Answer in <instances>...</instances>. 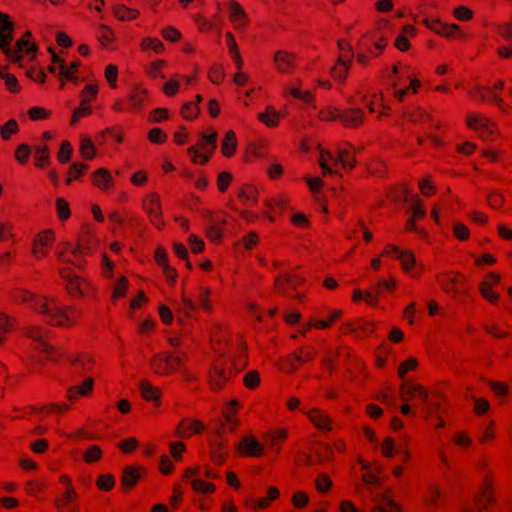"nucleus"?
<instances>
[{
    "instance_id": "61",
    "label": "nucleus",
    "mask_w": 512,
    "mask_h": 512,
    "mask_svg": "<svg viewBox=\"0 0 512 512\" xmlns=\"http://www.w3.org/2000/svg\"><path fill=\"white\" fill-rule=\"evenodd\" d=\"M138 445H139V441L137 440V438L129 437V438L122 440L119 443L118 448L121 450L122 453L130 454L137 449Z\"/></svg>"
},
{
    "instance_id": "19",
    "label": "nucleus",
    "mask_w": 512,
    "mask_h": 512,
    "mask_svg": "<svg viewBox=\"0 0 512 512\" xmlns=\"http://www.w3.org/2000/svg\"><path fill=\"white\" fill-rule=\"evenodd\" d=\"M141 397L148 402H153L156 407L161 405L162 391L160 388L153 386L148 380H142L139 383Z\"/></svg>"
},
{
    "instance_id": "49",
    "label": "nucleus",
    "mask_w": 512,
    "mask_h": 512,
    "mask_svg": "<svg viewBox=\"0 0 512 512\" xmlns=\"http://www.w3.org/2000/svg\"><path fill=\"white\" fill-rule=\"evenodd\" d=\"M479 292L484 299L493 305L497 304L500 299V295L494 292L487 282H481L479 284Z\"/></svg>"
},
{
    "instance_id": "50",
    "label": "nucleus",
    "mask_w": 512,
    "mask_h": 512,
    "mask_svg": "<svg viewBox=\"0 0 512 512\" xmlns=\"http://www.w3.org/2000/svg\"><path fill=\"white\" fill-rule=\"evenodd\" d=\"M192 489L202 494H212L216 490V486L212 482H206L202 479H194L191 481Z\"/></svg>"
},
{
    "instance_id": "1",
    "label": "nucleus",
    "mask_w": 512,
    "mask_h": 512,
    "mask_svg": "<svg viewBox=\"0 0 512 512\" xmlns=\"http://www.w3.org/2000/svg\"><path fill=\"white\" fill-rule=\"evenodd\" d=\"M436 282L445 294L457 302L464 303L470 294L467 278L459 272H442L436 276Z\"/></svg>"
},
{
    "instance_id": "33",
    "label": "nucleus",
    "mask_w": 512,
    "mask_h": 512,
    "mask_svg": "<svg viewBox=\"0 0 512 512\" xmlns=\"http://www.w3.org/2000/svg\"><path fill=\"white\" fill-rule=\"evenodd\" d=\"M328 159L334 166L341 164L343 168H353L355 164V159L350 155L347 150H339L338 157H334L330 153H326Z\"/></svg>"
},
{
    "instance_id": "27",
    "label": "nucleus",
    "mask_w": 512,
    "mask_h": 512,
    "mask_svg": "<svg viewBox=\"0 0 512 512\" xmlns=\"http://www.w3.org/2000/svg\"><path fill=\"white\" fill-rule=\"evenodd\" d=\"M310 421L320 430L330 431L331 430V419L320 409L314 408L307 413Z\"/></svg>"
},
{
    "instance_id": "5",
    "label": "nucleus",
    "mask_w": 512,
    "mask_h": 512,
    "mask_svg": "<svg viewBox=\"0 0 512 512\" xmlns=\"http://www.w3.org/2000/svg\"><path fill=\"white\" fill-rule=\"evenodd\" d=\"M322 120H340L347 127H356L363 120V112L360 109H350L340 111L335 108H329L320 113Z\"/></svg>"
},
{
    "instance_id": "54",
    "label": "nucleus",
    "mask_w": 512,
    "mask_h": 512,
    "mask_svg": "<svg viewBox=\"0 0 512 512\" xmlns=\"http://www.w3.org/2000/svg\"><path fill=\"white\" fill-rule=\"evenodd\" d=\"M93 180L96 186L105 189L108 183L112 181V177L108 170L100 168L94 173Z\"/></svg>"
},
{
    "instance_id": "10",
    "label": "nucleus",
    "mask_w": 512,
    "mask_h": 512,
    "mask_svg": "<svg viewBox=\"0 0 512 512\" xmlns=\"http://www.w3.org/2000/svg\"><path fill=\"white\" fill-rule=\"evenodd\" d=\"M305 282V279L295 274H280L275 278L274 288L276 293L290 296V290H297Z\"/></svg>"
},
{
    "instance_id": "42",
    "label": "nucleus",
    "mask_w": 512,
    "mask_h": 512,
    "mask_svg": "<svg viewBox=\"0 0 512 512\" xmlns=\"http://www.w3.org/2000/svg\"><path fill=\"white\" fill-rule=\"evenodd\" d=\"M103 457V452L100 446L98 445H91L89 446L84 454H83V461L86 464H93L96 462H99Z\"/></svg>"
},
{
    "instance_id": "47",
    "label": "nucleus",
    "mask_w": 512,
    "mask_h": 512,
    "mask_svg": "<svg viewBox=\"0 0 512 512\" xmlns=\"http://www.w3.org/2000/svg\"><path fill=\"white\" fill-rule=\"evenodd\" d=\"M77 498L78 495L74 488L66 489L62 495L55 498L54 504L55 507L69 506V504L76 501Z\"/></svg>"
},
{
    "instance_id": "15",
    "label": "nucleus",
    "mask_w": 512,
    "mask_h": 512,
    "mask_svg": "<svg viewBox=\"0 0 512 512\" xmlns=\"http://www.w3.org/2000/svg\"><path fill=\"white\" fill-rule=\"evenodd\" d=\"M95 380L89 376L84 379L81 385H74L67 389L66 397L70 402H76L80 397H88L92 394Z\"/></svg>"
},
{
    "instance_id": "4",
    "label": "nucleus",
    "mask_w": 512,
    "mask_h": 512,
    "mask_svg": "<svg viewBox=\"0 0 512 512\" xmlns=\"http://www.w3.org/2000/svg\"><path fill=\"white\" fill-rule=\"evenodd\" d=\"M233 374L232 363L224 359H216L209 370L208 383L210 389L213 392L221 391Z\"/></svg>"
},
{
    "instance_id": "30",
    "label": "nucleus",
    "mask_w": 512,
    "mask_h": 512,
    "mask_svg": "<svg viewBox=\"0 0 512 512\" xmlns=\"http://www.w3.org/2000/svg\"><path fill=\"white\" fill-rule=\"evenodd\" d=\"M22 334L36 341L38 344L47 343L45 339L49 336V330L40 326H27L23 328Z\"/></svg>"
},
{
    "instance_id": "23",
    "label": "nucleus",
    "mask_w": 512,
    "mask_h": 512,
    "mask_svg": "<svg viewBox=\"0 0 512 512\" xmlns=\"http://www.w3.org/2000/svg\"><path fill=\"white\" fill-rule=\"evenodd\" d=\"M280 498V491L276 486H270L267 489V495L258 500L251 499L252 509L254 511L267 509L271 504Z\"/></svg>"
},
{
    "instance_id": "40",
    "label": "nucleus",
    "mask_w": 512,
    "mask_h": 512,
    "mask_svg": "<svg viewBox=\"0 0 512 512\" xmlns=\"http://www.w3.org/2000/svg\"><path fill=\"white\" fill-rule=\"evenodd\" d=\"M157 265L162 268L163 274L167 282L173 285L177 279V271L168 263V258H155Z\"/></svg>"
},
{
    "instance_id": "35",
    "label": "nucleus",
    "mask_w": 512,
    "mask_h": 512,
    "mask_svg": "<svg viewBox=\"0 0 512 512\" xmlns=\"http://www.w3.org/2000/svg\"><path fill=\"white\" fill-rule=\"evenodd\" d=\"M72 365L81 369L82 372H89L95 366V358L89 353H81L72 360Z\"/></svg>"
},
{
    "instance_id": "41",
    "label": "nucleus",
    "mask_w": 512,
    "mask_h": 512,
    "mask_svg": "<svg viewBox=\"0 0 512 512\" xmlns=\"http://www.w3.org/2000/svg\"><path fill=\"white\" fill-rule=\"evenodd\" d=\"M229 14L231 20L235 23L236 26L240 27L244 25L246 13L237 2H230Z\"/></svg>"
},
{
    "instance_id": "14",
    "label": "nucleus",
    "mask_w": 512,
    "mask_h": 512,
    "mask_svg": "<svg viewBox=\"0 0 512 512\" xmlns=\"http://www.w3.org/2000/svg\"><path fill=\"white\" fill-rule=\"evenodd\" d=\"M204 217L206 219L205 231L207 237L213 242L220 241L223 236L222 226L226 224V220L214 216L209 211L204 212Z\"/></svg>"
},
{
    "instance_id": "2",
    "label": "nucleus",
    "mask_w": 512,
    "mask_h": 512,
    "mask_svg": "<svg viewBox=\"0 0 512 512\" xmlns=\"http://www.w3.org/2000/svg\"><path fill=\"white\" fill-rule=\"evenodd\" d=\"M59 276L66 282V292L73 299L93 297L96 294V288L85 278L76 275L71 267L61 268Z\"/></svg>"
},
{
    "instance_id": "62",
    "label": "nucleus",
    "mask_w": 512,
    "mask_h": 512,
    "mask_svg": "<svg viewBox=\"0 0 512 512\" xmlns=\"http://www.w3.org/2000/svg\"><path fill=\"white\" fill-rule=\"evenodd\" d=\"M57 214L60 220L64 221L70 217V208L68 202L63 198L56 200Z\"/></svg>"
},
{
    "instance_id": "29",
    "label": "nucleus",
    "mask_w": 512,
    "mask_h": 512,
    "mask_svg": "<svg viewBox=\"0 0 512 512\" xmlns=\"http://www.w3.org/2000/svg\"><path fill=\"white\" fill-rule=\"evenodd\" d=\"M295 57L286 51H277L274 55V63L279 72L286 73L293 66Z\"/></svg>"
},
{
    "instance_id": "22",
    "label": "nucleus",
    "mask_w": 512,
    "mask_h": 512,
    "mask_svg": "<svg viewBox=\"0 0 512 512\" xmlns=\"http://www.w3.org/2000/svg\"><path fill=\"white\" fill-rule=\"evenodd\" d=\"M334 458V452L332 450L331 445L329 444H323L320 447V450L316 451L315 455H308L306 457L305 464L307 466H312L315 464H324L328 461L333 460Z\"/></svg>"
},
{
    "instance_id": "24",
    "label": "nucleus",
    "mask_w": 512,
    "mask_h": 512,
    "mask_svg": "<svg viewBox=\"0 0 512 512\" xmlns=\"http://www.w3.org/2000/svg\"><path fill=\"white\" fill-rule=\"evenodd\" d=\"M12 30L13 28L10 30H2V24H0V49H2L6 56L12 61L19 62L21 61L22 56H17V51L8 47L13 40Z\"/></svg>"
},
{
    "instance_id": "11",
    "label": "nucleus",
    "mask_w": 512,
    "mask_h": 512,
    "mask_svg": "<svg viewBox=\"0 0 512 512\" xmlns=\"http://www.w3.org/2000/svg\"><path fill=\"white\" fill-rule=\"evenodd\" d=\"M204 430L205 424L201 420L185 418L178 423L175 429V435L178 438L188 439L193 435L203 433Z\"/></svg>"
},
{
    "instance_id": "58",
    "label": "nucleus",
    "mask_w": 512,
    "mask_h": 512,
    "mask_svg": "<svg viewBox=\"0 0 512 512\" xmlns=\"http://www.w3.org/2000/svg\"><path fill=\"white\" fill-rule=\"evenodd\" d=\"M142 50L152 49L156 53H162L164 51L163 43L157 38H145L141 43Z\"/></svg>"
},
{
    "instance_id": "21",
    "label": "nucleus",
    "mask_w": 512,
    "mask_h": 512,
    "mask_svg": "<svg viewBox=\"0 0 512 512\" xmlns=\"http://www.w3.org/2000/svg\"><path fill=\"white\" fill-rule=\"evenodd\" d=\"M152 371L160 376H168L171 374L169 368L168 352L155 354L150 360Z\"/></svg>"
},
{
    "instance_id": "63",
    "label": "nucleus",
    "mask_w": 512,
    "mask_h": 512,
    "mask_svg": "<svg viewBox=\"0 0 512 512\" xmlns=\"http://www.w3.org/2000/svg\"><path fill=\"white\" fill-rule=\"evenodd\" d=\"M181 112L185 119L193 120L199 113V107L197 106V103L187 102L183 105Z\"/></svg>"
},
{
    "instance_id": "55",
    "label": "nucleus",
    "mask_w": 512,
    "mask_h": 512,
    "mask_svg": "<svg viewBox=\"0 0 512 512\" xmlns=\"http://www.w3.org/2000/svg\"><path fill=\"white\" fill-rule=\"evenodd\" d=\"M114 15L121 21H128L134 19L138 15V11L129 9L124 5H116L114 7Z\"/></svg>"
},
{
    "instance_id": "6",
    "label": "nucleus",
    "mask_w": 512,
    "mask_h": 512,
    "mask_svg": "<svg viewBox=\"0 0 512 512\" xmlns=\"http://www.w3.org/2000/svg\"><path fill=\"white\" fill-rule=\"evenodd\" d=\"M241 407V403L238 400L229 401L222 408V416L225 419V423L220 422L219 426L216 429V435L221 436L226 431V426H229V431L234 433L237 427L240 424V420L238 418V409Z\"/></svg>"
},
{
    "instance_id": "32",
    "label": "nucleus",
    "mask_w": 512,
    "mask_h": 512,
    "mask_svg": "<svg viewBox=\"0 0 512 512\" xmlns=\"http://www.w3.org/2000/svg\"><path fill=\"white\" fill-rule=\"evenodd\" d=\"M38 352L44 353L49 361H58L64 355V350L60 347L52 346L48 342L40 343L34 347Z\"/></svg>"
},
{
    "instance_id": "57",
    "label": "nucleus",
    "mask_w": 512,
    "mask_h": 512,
    "mask_svg": "<svg viewBox=\"0 0 512 512\" xmlns=\"http://www.w3.org/2000/svg\"><path fill=\"white\" fill-rule=\"evenodd\" d=\"M18 131L19 126L15 119H10L7 123L0 126L1 137L5 141L9 140L11 135L16 134Z\"/></svg>"
},
{
    "instance_id": "59",
    "label": "nucleus",
    "mask_w": 512,
    "mask_h": 512,
    "mask_svg": "<svg viewBox=\"0 0 512 512\" xmlns=\"http://www.w3.org/2000/svg\"><path fill=\"white\" fill-rule=\"evenodd\" d=\"M291 503L296 509H303L309 503V495L305 491H297L292 495Z\"/></svg>"
},
{
    "instance_id": "3",
    "label": "nucleus",
    "mask_w": 512,
    "mask_h": 512,
    "mask_svg": "<svg viewBox=\"0 0 512 512\" xmlns=\"http://www.w3.org/2000/svg\"><path fill=\"white\" fill-rule=\"evenodd\" d=\"M83 312L75 306L52 307L45 315L47 324L66 329L73 328L82 319Z\"/></svg>"
},
{
    "instance_id": "36",
    "label": "nucleus",
    "mask_w": 512,
    "mask_h": 512,
    "mask_svg": "<svg viewBox=\"0 0 512 512\" xmlns=\"http://www.w3.org/2000/svg\"><path fill=\"white\" fill-rule=\"evenodd\" d=\"M128 287V279L125 276H121L114 285L111 295L112 303H116L119 299L124 298L127 294Z\"/></svg>"
},
{
    "instance_id": "26",
    "label": "nucleus",
    "mask_w": 512,
    "mask_h": 512,
    "mask_svg": "<svg viewBox=\"0 0 512 512\" xmlns=\"http://www.w3.org/2000/svg\"><path fill=\"white\" fill-rule=\"evenodd\" d=\"M316 357V350L311 346L301 347L298 352H294L285 357L284 363L295 361L296 363L303 364L312 361Z\"/></svg>"
},
{
    "instance_id": "25",
    "label": "nucleus",
    "mask_w": 512,
    "mask_h": 512,
    "mask_svg": "<svg viewBox=\"0 0 512 512\" xmlns=\"http://www.w3.org/2000/svg\"><path fill=\"white\" fill-rule=\"evenodd\" d=\"M54 240V232L52 230H45L39 233L33 241V253L34 254H46L48 253L47 247Z\"/></svg>"
},
{
    "instance_id": "16",
    "label": "nucleus",
    "mask_w": 512,
    "mask_h": 512,
    "mask_svg": "<svg viewBox=\"0 0 512 512\" xmlns=\"http://www.w3.org/2000/svg\"><path fill=\"white\" fill-rule=\"evenodd\" d=\"M467 125L479 132V135L484 140H489L494 134V127L489 123L487 118L471 115L467 118Z\"/></svg>"
},
{
    "instance_id": "8",
    "label": "nucleus",
    "mask_w": 512,
    "mask_h": 512,
    "mask_svg": "<svg viewBox=\"0 0 512 512\" xmlns=\"http://www.w3.org/2000/svg\"><path fill=\"white\" fill-rule=\"evenodd\" d=\"M147 469L140 465H127L122 469L121 474V491L129 493L141 480L142 473H146Z\"/></svg>"
},
{
    "instance_id": "43",
    "label": "nucleus",
    "mask_w": 512,
    "mask_h": 512,
    "mask_svg": "<svg viewBox=\"0 0 512 512\" xmlns=\"http://www.w3.org/2000/svg\"><path fill=\"white\" fill-rule=\"evenodd\" d=\"M315 488L320 493H327L331 490L333 482L327 473H319L314 481Z\"/></svg>"
},
{
    "instance_id": "44",
    "label": "nucleus",
    "mask_w": 512,
    "mask_h": 512,
    "mask_svg": "<svg viewBox=\"0 0 512 512\" xmlns=\"http://www.w3.org/2000/svg\"><path fill=\"white\" fill-rule=\"evenodd\" d=\"M30 307L33 308L36 312L42 315H46L51 306L48 303V300L44 296H38L33 294V299H31L29 303Z\"/></svg>"
},
{
    "instance_id": "60",
    "label": "nucleus",
    "mask_w": 512,
    "mask_h": 512,
    "mask_svg": "<svg viewBox=\"0 0 512 512\" xmlns=\"http://www.w3.org/2000/svg\"><path fill=\"white\" fill-rule=\"evenodd\" d=\"M186 451V445L182 441H174L169 443L170 455L176 460L181 461L183 453Z\"/></svg>"
},
{
    "instance_id": "46",
    "label": "nucleus",
    "mask_w": 512,
    "mask_h": 512,
    "mask_svg": "<svg viewBox=\"0 0 512 512\" xmlns=\"http://www.w3.org/2000/svg\"><path fill=\"white\" fill-rule=\"evenodd\" d=\"M115 486V478L112 474H101L96 479V487L103 492L111 491Z\"/></svg>"
},
{
    "instance_id": "28",
    "label": "nucleus",
    "mask_w": 512,
    "mask_h": 512,
    "mask_svg": "<svg viewBox=\"0 0 512 512\" xmlns=\"http://www.w3.org/2000/svg\"><path fill=\"white\" fill-rule=\"evenodd\" d=\"M403 271L413 278L419 277L424 271V265L417 258H399Z\"/></svg>"
},
{
    "instance_id": "45",
    "label": "nucleus",
    "mask_w": 512,
    "mask_h": 512,
    "mask_svg": "<svg viewBox=\"0 0 512 512\" xmlns=\"http://www.w3.org/2000/svg\"><path fill=\"white\" fill-rule=\"evenodd\" d=\"M475 95L480 100H482V101L490 99L491 101H493L500 108H502V109L504 108V102H503L502 98L499 95H497V94H493L490 91V89H485L483 87H478L476 89Z\"/></svg>"
},
{
    "instance_id": "31",
    "label": "nucleus",
    "mask_w": 512,
    "mask_h": 512,
    "mask_svg": "<svg viewBox=\"0 0 512 512\" xmlns=\"http://www.w3.org/2000/svg\"><path fill=\"white\" fill-rule=\"evenodd\" d=\"M424 23L428 28L443 36H451L455 31L459 29V26L456 24L448 25L442 23L440 20L429 21L428 19H425Z\"/></svg>"
},
{
    "instance_id": "53",
    "label": "nucleus",
    "mask_w": 512,
    "mask_h": 512,
    "mask_svg": "<svg viewBox=\"0 0 512 512\" xmlns=\"http://www.w3.org/2000/svg\"><path fill=\"white\" fill-rule=\"evenodd\" d=\"M391 352V347L383 342L381 343V345L377 348L376 350V367L379 368V369H382L386 366L387 364V356L390 354Z\"/></svg>"
},
{
    "instance_id": "7",
    "label": "nucleus",
    "mask_w": 512,
    "mask_h": 512,
    "mask_svg": "<svg viewBox=\"0 0 512 512\" xmlns=\"http://www.w3.org/2000/svg\"><path fill=\"white\" fill-rule=\"evenodd\" d=\"M375 328L373 321L356 319L343 323L339 327V331L343 335L353 334L357 339H365L374 333Z\"/></svg>"
},
{
    "instance_id": "12",
    "label": "nucleus",
    "mask_w": 512,
    "mask_h": 512,
    "mask_svg": "<svg viewBox=\"0 0 512 512\" xmlns=\"http://www.w3.org/2000/svg\"><path fill=\"white\" fill-rule=\"evenodd\" d=\"M426 407L424 409L425 417L429 418L433 415L440 416L447 412L448 402L446 396L440 392H432L431 397H428V402H424Z\"/></svg>"
},
{
    "instance_id": "39",
    "label": "nucleus",
    "mask_w": 512,
    "mask_h": 512,
    "mask_svg": "<svg viewBox=\"0 0 512 512\" xmlns=\"http://www.w3.org/2000/svg\"><path fill=\"white\" fill-rule=\"evenodd\" d=\"M351 64V57L347 59L344 56H340L338 63L331 70V74L335 79L344 80Z\"/></svg>"
},
{
    "instance_id": "51",
    "label": "nucleus",
    "mask_w": 512,
    "mask_h": 512,
    "mask_svg": "<svg viewBox=\"0 0 512 512\" xmlns=\"http://www.w3.org/2000/svg\"><path fill=\"white\" fill-rule=\"evenodd\" d=\"M343 314L341 309H335L330 312L328 318L326 320H318L313 324V327L316 329H327L330 328L335 321H337Z\"/></svg>"
},
{
    "instance_id": "34",
    "label": "nucleus",
    "mask_w": 512,
    "mask_h": 512,
    "mask_svg": "<svg viewBox=\"0 0 512 512\" xmlns=\"http://www.w3.org/2000/svg\"><path fill=\"white\" fill-rule=\"evenodd\" d=\"M270 447L278 454L281 451L284 441L288 438V431L285 428L273 430L268 434Z\"/></svg>"
},
{
    "instance_id": "38",
    "label": "nucleus",
    "mask_w": 512,
    "mask_h": 512,
    "mask_svg": "<svg viewBox=\"0 0 512 512\" xmlns=\"http://www.w3.org/2000/svg\"><path fill=\"white\" fill-rule=\"evenodd\" d=\"M237 147L236 135L233 131H228L222 141L221 149L225 157H231Z\"/></svg>"
},
{
    "instance_id": "37",
    "label": "nucleus",
    "mask_w": 512,
    "mask_h": 512,
    "mask_svg": "<svg viewBox=\"0 0 512 512\" xmlns=\"http://www.w3.org/2000/svg\"><path fill=\"white\" fill-rule=\"evenodd\" d=\"M280 113H278L272 106H268L265 112L258 114V119L268 127H275L280 119Z\"/></svg>"
},
{
    "instance_id": "18",
    "label": "nucleus",
    "mask_w": 512,
    "mask_h": 512,
    "mask_svg": "<svg viewBox=\"0 0 512 512\" xmlns=\"http://www.w3.org/2000/svg\"><path fill=\"white\" fill-rule=\"evenodd\" d=\"M144 209L147 211L150 217V221L153 225L160 228L161 227V221H160V215H161V205H160V199L157 194H150L145 200H144Z\"/></svg>"
},
{
    "instance_id": "13",
    "label": "nucleus",
    "mask_w": 512,
    "mask_h": 512,
    "mask_svg": "<svg viewBox=\"0 0 512 512\" xmlns=\"http://www.w3.org/2000/svg\"><path fill=\"white\" fill-rule=\"evenodd\" d=\"M238 452L244 457H262L265 454L264 447L253 435L244 436L238 446Z\"/></svg>"
},
{
    "instance_id": "52",
    "label": "nucleus",
    "mask_w": 512,
    "mask_h": 512,
    "mask_svg": "<svg viewBox=\"0 0 512 512\" xmlns=\"http://www.w3.org/2000/svg\"><path fill=\"white\" fill-rule=\"evenodd\" d=\"M226 38H227V46H228L229 52L232 55L237 68L241 69V67L243 65V61H242L241 56H240V54L238 52L237 43H236L232 33L228 32L226 34Z\"/></svg>"
},
{
    "instance_id": "9",
    "label": "nucleus",
    "mask_w": 512,
    "mask_h": 512,
    "mask_svg": "<svg viewBox=\"0 0 512 512\" xmlns=\"http://www.w3.org/2000/svg\"><path fill=\"white\" fill-rule=\"evenodd\" d=\"M494 501V478L493 473L489 472L484 476L480 486L479 494L476 499L478 512H485L489 505Z\"/></svg>"
},
{
    "instance_id": "17",
    "label": "nucleus",
    "mask_w": 512,
    "mask_h": 512,
    "mask_svg": "<svg viewBox=\"0 0 512 512\" xmlns=\"http://www.w3.org/2000/svg\"><path fill=\"white\" fill-rule=\"evenodd\" d=\"M422 399L423 402H428V392L423 385L412 384L410 382H404L400 386V398L403 401H410L415 396Z\"/></svg>"
},
{
    "instance_id": "48",
    "label": "nucleus",
    "mask_w": 512,
    "mask_h": 512,
    "mask_svg": "<svg viewBox=\"0 0 512 512\" xmlns=\"http://www.w3.org/2000/svg\"><path fill=\"white\" fill-rule=\"evenodd\" d=\"M419 363L415 357H408L398 366L397 374L400 379H404L405 375L417 369Z\"/></svg>"
},
{
    "instance_id": "64",
    "label": "nucleus",
    "mask_w": 512,
    "mask_h": 512,
    "mask_svg": "<svg viewBox=\"0 0 512 512\" xmlns=\"http://www.w3.org/2000/svg\"><path fill=\"white\" fill-rule=\"evenodd\" d=\"M30 154V146L28 144H20L15 151V159L20 164H25L28 161Z\"/></svg>"
},
{
    "instance_id": "20",
    "label": "nucleus",
    "mask_w": 512,
    "mask_h": 512,
    "mask_svg": "<svg viewBox=\"0 0 512 512\" xmlns=\"http://www.w3.org/2000/svg\"><path fill=\"white\" fill-rule=\"evenodd\" d=\"M220 436H217L219 438ZM228 457L227 445L222 440L212 439L210 441V458L215 465H222Z\"/></svg>"
},
{
    "instance_id": "56",
    "label": "nucleus",
    "mask_w": 512,
    "mask_h": 512,
    "mask_svg": "<svg viewBox=\"0 0 512 512\" xmlns=\"http://www.w3.org/2000/svg\"><path fill=\"white\" fill-rule=\"evenodd\" d=\"M260 382V374L257 370H250L244 375L243 384L249 390L259 387Z\"/></svg>"
}]
</instances>
